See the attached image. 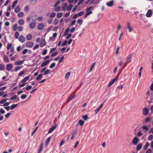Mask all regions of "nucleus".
I'll return each instance as SVG.
<instances>
[{
	"label": "nucleus",
	"instance_id": "obj_20",
	"mask_svg": "<svg viewBox=\"0 0 153 153\" xmlns=\"http://www.w3.org/2000/svg\"><path fill=\"white\" fill-rule=\"evenodd\" d=\"M152 120L151 117H147L145 119V122L146 123L149 122Z\"/></svg>",
	"mask_w": 153,
	"mask_h": 153
},
{
	"label": "nucleus",
	"instance_id": "obj_37",
	"mask_svg": "<svg viewBox=\"0 0 153 153\" xmlns=\"http://www.w3.org/2000/svg\"><path fill=\"white\" fill-rule=\"evenodd\" d=\"M63 15V13L62 12H60L58 13L57 14V17L58 18H60Z\"/></svg>",
	"mask_w": 153,
	"mask_h": 153
},
{
	"label": "nucleus",
	"instance_id": "obj_38",
	"mask_svg": "<svg viewBox=\"0 0 153 153\" xmlns=\"http://www.w3.org/2000/svg\"><path fill=\"white\" fill-rule=\"evenodd\" d=\"M19 35V33L18 32H16L15 33L14 37L16 39H18Z\"/></svg>",
	"mask_w": 153,
	"mask_h": 153
},
{
	"label": "nucleus",
	"instance_id": "obj_31",
	"mask_svg": "<svg viewBox=\"0 0 153 153\" xmlns=\"http://www.w3.org/2000/svg\"><path fill=\"white\" fill-rule=\"evenodd\" d=\"M69 30H70V29H69V28H67L65 30V32L64 33V35L65 36L67 35L68 34V33L69 32Z\"/></svg>",
	"mask_w": 153,
	"mask_h": 153
},
{
	"label": "nucleus",
	"instance_id": "obj_62",
	"mask_svg": "<svg viewBox=\"0 0 153 153\" xmlns=\"http://www.w3.org/2000/svg\"><path fill=\"white\" fill-rule=\"evenodd\" d=\"M76 22V20H73L71 23L70 24V26H73V25H74L75 24Z\"/></svg>",
	"mask_w": 153,
	"mask_h": 153
},
{
	"label": "nucleus",
	"instance_id": "obj_53",
	"mask_svg": "<svg viewBox=\"0 0 153 153\" xmlns=\"http://www.w3.org/2000/svg\"><path fill=\"white\" fill-rule=\"evenodd\" d=\"M55 63L54 62L52 63L50 66H49V68H54L55 66Z\"/></svg>",
	"mask_w": 153,
	"mask_h": 153
},
{
	"label": "nucleus",
	"instance_id": "obj_15",
	"mask_svg": "<svg viewBox=\"0 0 153 153\" xmlns=\"http://www.w3.org/2000/svg\"><path fill=\"white\" fill-rule=\"evenodd\" d=\"M30 78V76H27L25 77L21 81V82L22 83H25Z\"/></svg>",
	"mask_w": 153,
	"mask_h": 153
},
{
	"label": "nucleus",
	"instance_id": "obj_55",
	"mask_svg": "<svg viewBox=\"0 0 153 153\" xmlns=\"http://www.w3.org/2000/svg\"><path fill=\"white\" fill-rule=\"evenodd\" d=\"M19 32H21L23 30V27L21 26H19L17 28Z\"/></svg>",
	"mask_w": 153,
	"mask_h": 153
},
{
	"label": "nucleus",
	"instance_id": "obj_2",
	"mask_svg": "<svg viewBox=\"0 0 153 153\" xmlns=\"http://www.w3.org/2000/svg\"><path fill=\"white\" fill-rule=\"evenodd\" d=\"M57 126V125L56 124H55L54 126H52L48 130V133L50 134L52 132L56 129Z\"/></svg>",
	"mask_w": 153,
	"mask_h": 153
},
{
	"label": "nucleus",
	"instance_id": "obj_42",
	"mask_svg": "<svg viewBox=\"0 0 153 153\" xmlns=\"http://www.w3.org/2000/svg\"><path fill=\"white\" fill-rule=\"evenodd\" d=\"M59 22V20L57 19H55L54 20L53 24L55 25H57Z\"/></svg>",
	"mask_w": 153,
	"mask_h": 153
},
{
	"label": "nucleus",
	"instance_id": "obj_56",
	"mask_svg": "<svg viewBox=\"0 0 153 153\" xmlns=\"http://www.w3.org/2000/svg\"><path fill=\"white\" fill-rule=\"evenodd\" d=\"M84 14V12L82 11L79 12V13L77 14L78 15V16L79 17L83 15Z\"/></svg>",
	"mask_w": 153,
	"mask_h": 153
},
{
	"label": "nucleus",
	"instance_id": "obj_25",
	"mask_svg": "<svg viewBox=\"0 0 153 153\" xmlns=\"http://www.w3.org/2000/svg\"><path fill=\"white\" fill-rule=\"evenodd\" d=\"M115 81L114 79H112L108 83V87H110L115 82Z\"/></svg>",
	"mask_w": 153,
	"mask_h": 153
},
{
	"label": "nucleus",
	"instance_id": "obj_4",
	"mask_svg": "<svg viewBox=\"0 0 153 153\" xmlns=\"http://www.w3.org/2000/svg\"><path fill=\"white\" fill-rule=\"evenodd\" d=\"M139 141L137 137H134L132 140V143L135 145L137 144Z\"/></svg>",
	"mask_w": 153,
	"mask_h": 153
},
{
	"label": "nucleus",
	"instance_id": "obj_59",
	"mask_svg": "<svg viewBox=\"0 0 153 153\" xmlns=\"http://www.w3.org/2000/svg\"><path fill=\"white\" fill-rule=\"evenodd\" d=\"M50 70H49V69H48L46 71H45V72L44 73V75H45L46 74L50 73Z\"/></svg>",
	"mask_w": 153,
	"mask_h": 153
},
{
	"label": "nucleus",
	"instance_id": "obj_22",
	"mask_svg": "<svg viewBox=\"0 0 153 153\" xmlns=\"http://www.w3.org/2000/svg\"><path fill=\"white\" fill-rule=\"evenodd\" d=\"M20 10V8L19 5L17 6L15 8V13H18L19 12Z\"/></svg>",
	"mask_w": 153,
	"mask_h": 153
},
{
	"label": "nucleus",
	"instance_id": "obj_30",
	"mask_svg": "<svg viewBox=\"0 0 153 153\" xmlns=\"http://www.w3.org/2000/svg\"><path fill=\"white\" fill-rule=\"evenodd\" d=\"M73 7V5H72L70 4L66 8V10L68 11H70L71 9Z\"/></svg>",
	"mask_w": 153,
	"mask_h": 153
},
{
	"label": "nucleus",
	"instance_id": "obj_7",
	"mask_svg": "<svg viewBox=\"0 0 153 153\" xmlns=\"http://www.w3.org/2000/svg\"><path fill=\"white\" fill-rule=\"evenodd\" d=\"M44 27V25L43 23H39L38 25V28L39 30H41L43 29Z\"/></svg>",
	"mask_w": 153,
	"mask_h": 153
},
{
	"label": "nucleus",
	"instance_id": "obj_39",
	"mask_svg": "<svg viewBox=\"0 0 153 153\" xmlns=\"http://www.w3.org/2000/svg\"><path fill=\"white\" fill-rule=\"evenodd\" d=\"M17 104H13L10 107V109L12 110L13 109L16 108L17 106Z\"/></svg>",
	"mask_w": 153,
	"mask_h": 153
},
{
	"label": "nucleus",
	"instance_id": "obj_44",
	"mask_svg": "<svg viewBox=\"0 0 153 153\" xmlns=\"http://www.w3.org/2000/svg\"><path fill=\"white\" fill-rule=\"evenodd\" d=\"M56 15V14L55 13H51L50 16V18H53Z\"/></svg>",
	"mask_w": 153,
	"mask_h": 153
},
{
	"label": "nucleus",
	"instance_id": "obj_46",
	"mask_svg": "<svg viewBox=\"0 0 153 153\" xmlns=\"http://www.w3.org/2000/svg\"><path fill=\"white\" fill-rule=\"evenodd\" d=\"M82 118L85 120H87L88 118V116L87 115H83L82 117Z\"/></svg>",
	"mask_w": 153,
	"mask_h": 153
},
{
	"label": "nucleus",
	"instance_id": "obj_40",
	"mask_svg": "<svg viewBox=\"0 0 153 153\" xmlns=\"http://www.w3.org/2000/svg\"><path fill=\"white\" fill-rule=\"evenodd\" d=\"M24 15V13L22 12H20L18 14V16L19 17H22Z\"/></svg>",
	"mask_w": 153,
	"mask_h": 153
},
{
	"label": "nucleus",
	"instance_id": "obj_10",
	"mask_svg": "<svg viewBox=\"0 0 153 153\" xmlns=\"http://www.w3.org/2000/svg\"><path fill=\"white\" fill-rule=\"evenodd\" d=\"M36 25V23L34 22H31L29 24V27L31 29H33L35 27Z\"/></svg>",
	"mask_w": 153,
	"mask_h": 153
},
{
	"label": "nucleus",
	"instance_id": "obj_34",
	"mask_svg": "<svg viewBox=\"0 0 153 153\" xmlns=\"http://www.w3.org/2000/svg\"><path fill=\"white\" fill-rule=\"evenodd\" d=\"M70 75V72H68L67 73L65 76V79H68Z\"/></svg>",
	"mask_w": 153,
	"mask_h": 153
},
{
	"label": "nucleus",
	"instance_id": "obj_5",
	"mask_svg": "<svg viewBox=\"0 0 153 153\" xmlns=\"http://www.w3.org/2000/svg\"><path fill=\"white\" fill-rule=\"evenodd\" d=\"M152 14V11L151 10H149L147 11L146 16L147 17H151Z\"/></svg>",
	"mask_w": 153,
	"mask_h": 153
},
{
	"label": "nucleus",
	"instance_id": "obj_57",
	"mask_svg": "<svg viewBox=\"0 0 153 153\" xmlns=\"http://www.w3.org/2000/svg\"><path fill=\"white\" fill-rule=\"evenodd\" d=\"M58 54V52L57 51H56L54 53L51 54V56L52 57H54L56 56Z\"/></svg>",
	"mask_w": 153,
	"mask_h": 153
},
{
	"label": "nucleus",
	"instance_id": "obj_17",
	"mask_svg": "<svg viewBox=\"0 0 153 153\" xmlns=\"http://www.w3.org/2000/svg\"><path fill=\"white\" fill-rule=\"evenodd\" d=\"M4 61L6 63H8L9 62L8 58L6 55H4L3 57Z\"/></svg>",
	"mask_w": 153,
	"mask_h": 153
},
{
	"label": "nucleus",
	"instance_id": "obj_21",
	"mask_svg": "<svg viewBox=\"0 0 153 153\" xmlns=\"http://www.w3.org/2000/svg\"><path fill=\"white\" fill-rule=\"evenodd\" d=\"M113 1H111L110 2H107L106 3V5L108 7H111L113 6Z\"/></svg>",
	"mask_w": 153,
	"mask_h": 153
},
{
	"label": "nucleus",
	"instance_id": "obj_12",
	"mask_svg": "<svg viewBox=\"0 0 153 153\" xmlns=\"http://www.w3.org/2000/svg\"><path fill=\"white\" fill-rule=\"evenodd\" d=\"M19 40L20 42H24L25 41V38L23 36L20 35L19 37Z\"/></svg>",
	"mask_w": 153,
	"mask_h": 153
},
{
	"label": "nucleus",
	"instance_id": "obj_26",
	"mask_svg": "<svg viewBox=\"0 0 153 153\" xmlns=\"http://www.w3.org/2000/svg\"><path fill=\"white\" fill-rule=\"evenodd\" d=\"M4 65L3 64H0V71H4Z\"/></svg>",
	"mask_w": 153,
	"mask_h": 153
},
{
	"label": "nucleus",
	"instance_id": "obj_19",
	"mask_svg": "<svg viewBox=\"0 0 153 153\" xmlns=\"http://www.w3.org/2000/svg\"><path fill=\"white\" fill-rule=\"evenodd\" d=\"M142 143H140L136 147L137 150L138 151L140 150L142 148Z\"/></svg>",
	"mask_w": 153,
	"mask_h": 153
},
{
	"label": "nucleus",
	"instance_id": "obj_54",
	"mask_svg": "<svg viewBox=\"0 0 153 153\" xmlns=\"http://www.w3.org/2000/svg\"><path fill=\"white\" fill-rule=\"evenodd\" d=\"M29 9V7L28 6H26L24 7V10L25 12H27L28 11Z\"/></svg>",
	"mask_w": 153,
	"mask_h": 153
},
{
	"label": "nucleus",
	"instance_id": "obj_47",
	"mask_svg": "<svg viewBox=\"0 0 153 153\" xmlns=\"http://www.w3.org/2000/svg\"><path fill=\"white\" fill-rule=\"evenodd\" d=\"M77 22L81 25L82 24L83 20L82 19H79L77 21Z\"/></svg>",
	"mask_w": 153,
	"mask_h": 153
},
{
	"label": "nucleus",
	"instance_id": "obj_3",
	"mask_svg": "<svg viewBox=\"0 0 153 153\" xmlns=\"http://www.w3.org/2000/svg\"><path fill=\"white\" fill-rule=\"evenodd\" d=\"M13 68V66L12 64L10 63L6 65V68L7 71H10Z\"/></svg>",
	"mask_w": 153,
	"mask_h": 153
},
{
	"label": "nucleus",
	"instance_id": "obj_23",
	"mask_svg": "<svg viewBox=\"0 0 153 153\" xmlns=\"http://www.w3.org/2000/svg\"><path fill=\"white\" fill-rule=\"evenodd\" d=\"M51 138V137L50 136L47 138L45 142V144L46 145H47L49 143L50 141V139Z\"/></svg>",
	"mask_w": 153,
	"mask_h": 153
},
{
	"label": "nucleus",
	"instance_id": "obj_8",
	"mask_svg": "<svg viewBox=\"0 0 153 153\" xmlns=\"http://www.w3.org/2000/svg\"><path fill=\"white\" fill-rule=\"evenodd\" d=\"M50 62V60H48L45 61L43 62L41 65V67H43L46 66Z\"/></svg>",
	"mask_w": 153,
	"mask_h": 153
},
{
	"label": "nucleus",
	"instance_id": "obj_51",
	"mask_svg": "<svg viewBox=\"0 0 153 153\" xmlns=\"http://www.w3.org/2000/svg\"><path fill=\"white\" fill-rule=\"evenodd\" d=\"M153 139V135L150 134V135L148 138V140H151Z\"/></svg>",
	"mask_w": 153,
	"mask_h": 153
},
{
	"label": "nucleus",
	"instance_id": "obj_52",
	"mask_svg": "<svg viewBox=\"0 0 153 153\" xmlns=\"http://www.w3.org/2000/svg\"><path fill=\"white\" fill-rule=\"evenodd\" d=\"M27 97V95L26 94H23L21 96V98L22 100H24Z\"/></svg>",
	"mask_w": 153,
	"mask_h": 153
},
{
	"label": "nucleus",
	"instance_id": "obj_50",
	"mask_svg": "<svg viewBox=\"0 0 153 153\" xmlns=\"http://www.w3.org/2000/svg\"><path fill=\"white\" fill-rule=\"evenodd\" d=\"M142 128L143 130H146V131L144 132H147L148 130V127L146 126H144L142 127Z\"/></svg>",
	"mask_w": 153,
	"mask_h": 153
},
{
	"label": "nucleus",
	"instance_id": "obj_58",
	"mask_svg": "<svg viewBox=\"0 0 153 153\" xmlns=\"http://www.w3.org/2000/svg\"><path fill=\"white\" fill-rule=\"evenodd\" d=\"M78 6L77 5L75 6L74 7L73 9H72V12H75L76 9L77 8Z\"/></svg>",
	"mask_w": 153,
	"mask_h": 153
},
{
	"label": "nucleus",
	"instance_id": "obj_48",
	"mask_svg": "<svg viewBox=\"0 0 153 153\" xmlns=\"http://www.w3.org/2000/svg\"><path fill=\"white\" fill-rule=\"evenodd\" d=\"M12 46V44L11 43H8L7 45V49L8 50H9L11 48Z\"/></svg>",
	"mask_w": 153,
	"mask_h": 153
},
{
	"label": "nucleus",
	"instance_id": "obj_9",
	"mask_svg": "<svg viewBox=\"0 0 153 153\" xmlns=\"http://www.w3.org/2000/svg\"><path fill=\"white\" fill-rule=\"evenodd\" d=\"M33 43L32 42H29L26 43V46L27 47L31 48L33 47Z\"/></svg>",
	"mask_w": 153,
	"mask_h": 153
},
{
	"label": "nucleus",
	"instance_id": "obj_18",
	"mask_svg": "<svg viewBox=\"0 0 153 153\" xmlns=\"http://www.w3.org/2000/svg\"><path fill=\"white\" fill-rule=\"evenodd\" d=\"M75 97V95H73L72 94H71L70 96L68 97L67 101L68 102H69L71 101L73 98H74Z\"/></svg>",
	"mask_w": 153,
	"mask_h": 153
},
{
	"label": "nucleus",
	"instance_id": "obj_32",
	"mask_svg": "<svg viewBox=\"0 0 153 153\" xmlns=\"http://www.w3.org/2000/svg\"><path fill=\"white\" fill-rule=\"evenodd\" d=\"M42 77V74H39L37 77L36 78V80H39L41 79Z\"/></svg>",
	"mask_w": 153,
	"mask_h": 153
},
{
	"label": "nucleus",
	"instance_id": "obj_24",
	"mask_svg": "<svg viewBox=\"0 0 153 153\" xmlns=\"http://www.w3.org/2000/svg\"><path fill=\"white\" fill-rule=\"evenodd\" d=\"M18 22L20 25H23L24 23V21L23 19H20L18 20Z\"/></svg>",
	"mask_w": 153,
	"mask_h": 153
},
{
	"label": "nucleus",
	"instance_id": "obj_45",
	"mask_svg": "<svg viewBox=\"0 0 153 153\" xmlns=\"http://www.w3.org/2000/svg\"><path fill=\"white\" fill-rule=\"evenodd\" d=\"M25 73V71H22L20 72L18 74V76H22Z\"/></svg>",
	"mask_w": 153,
	"mask_h": 153
},
{
	"label": "nucleus",
	"instance_id": "obj_64",
	"mask_svg": "<svg viewBox=\"0 0 153 153\" xmlns=\"http://www.w3.org/2000/svg\"><path fill=\"white\" fill-rule=\"evenodd\" d=\"M5 112V111L2 108L0 109V113L1 114H4Z\"/></svg>",
	"mask_w": 153,
	"mask_h": 153
},
{
	"label": "nucleus",
	"instance_id": "obj_14",
	"mask_svg": "<svg viewBox=\"0 0 153 153\" xmlns=\"http://www.w3.org/2000/svg\"><path fill=\"white\" fill-rule=\"evenodd\" d=\"M149 112V110L148 109L146 108H144L143 110V114L144 115H146Z\"/></svg>",
	"mask_w": 153,
	"mask_h": 153
},
{
	"label": "nucleus",
	"instance_id": "obj_29",
	"mask_svg": "<svg viewBox=\"0 0 153 153\" xmlns=\"http://www.w3.org/2000/svg\"><path fill=\"white\" fill-rule=\"evenodd\" d=\"M67 7V4L66 3H65L62 7L63 10L65 11Z\"/></svg>",
	"mask_w": 153,
	"mask_h": 153
},
{
	"label": "nucleus",
	"instance_id": "obj_16",
	"mask_svg": "<svg viewBox=\"0 0 153 153\" xmlns=\"http://www.w3.org/2000/svg\"><path fill=\"white\" fill-rule=\"evenodd\" d=\"M127 28L129 30V32H131L132 31L133 28L130 25V24L129 22L127 23Z\"/></svg>",
	"mask_w": 153,
	"mask_h": 153
},
{
	"label": "nucleus",
	"instance_id": "obj_43",
	"mask_svg": "<svg viewBox=\"0 0 153 153\" xmlns=\"http://www.w3.org/2000/svg\"><path fill=\"white\" fill-rule=\"evenodd\" d=\"M92 13V12L91 11L86 13L85 15V18L87 17L88 15L91 14Z\"/></svg>",
	"mask_w": 153,
	"mask_h": 153
},
{
	"label": "nucleus",
	"instance_id": "obj_13",
	"mask_svg": "<svg viewBox=\"0 0 153 153\" xmlns=\"http://www.w3.org/2000/svg\"><path fill=\"white\" fill-rule=\"evenodd\" d=\"M77 133L76 131V130H74L71 133L72 136L71 137V139L73 140L74 138V137H75L76 134Z\"/></svg>",
	"mask_w": 153,
	"mask_h": 153
},
{
	"label": "nucleus",
	"instance_id": "obj_61",
	"mask_svg": "<svg viewBox=\"0 0 153 153\" xmlns=\"http://www.w3.org/2000/svg\"><path fill=\"white\" fill-rule=\"evenodd\" d=\"M60 3V1L59 0L57 1L55 3V5L54 6V7H56L58 4H59Z\"/></svg>",
	"mask_w": 153,
	"mask_h": 153
},
{
	"label": "nucleus",
	"instance_id": "obj_33",
	"mask_svg": "<svg viewBox=\"0 0 153 153\" xmlns=\"http://www.w3.org/2000/svg\"><path fill=\"white\" fill-rule=\"evenodd\" d=\"M17 28L18 27L17 24H15L13 26V30L14 31H16L17 30Z\"/></svg>",
	"mask_w": 153,
	"mask_h": 153
},
{
	"label": "nucleus",
	"instance_id": "obj_1",
	"mask_svg": "<svg viewBox=\"0 0 153 153\" xmlns=\"http://www.w3.org/2000/svg\"><path fill=\"white\" fill-rule=\"evenodd\" d=\"M132 56V54H131L128 55L126 58V62L125 63V64H128L131 61V58Z\"/></svg>",
	"mask_w": 153,
	"mask_h": 153
},
{
	"label": "nucleus",
	"instance_id": "obj_27",
	"mask_svg": "<svg viewBox=\"0 0 153 153\" xmlns=\"http://www.w3.org/2000/svg\"><path fill=\"white\" fill-rule=\"evenodd\" d=\"M32 38V36L31 34H28L27 36H26L27 39L30 40H31Z\"/></svg>",
	"mask_w": 153,
	"mask_h": 153
},
{
	"label": "nucleus",
	"instance_id": "obj_41",
	"mask_svg": "<svg viewBox=\"0 0 153 153\" xmlns=\"http://www.w3.org/2000/svg\"><path fill=\"white\" fill-rule=\"evenodd\" d=\"M45 45V41H42L40 42V46L42 48Z\"/></svg>",
	"mask_w": 153,
	"mask_h": 153
},
{
	"label": "nucleus",
	"instance_id": "obj_60",
	"mask_svg": "<svg viewBox=\"0 0 153 153\" xmlns=\"http://www.w3.org/2000/svg\"><path fill=\"white\" fill-rule=\"evenodd\" d=\"M56 49V48H54L51 49L50 51V53H52Z\"/></svg>",
	"mask_w": 153,
	"mask_h": 153
},
{
	"label": "nucleus",
	"instance_id": "obj_35",
	"mask_svg": "<svg viewBox=\"0 0 153 153\" xmlns=\"http://www.w3.org/2000/svg\"><path fill=\"white\" fill-rule=\"evenodd\" d=\"M78 123L80 126H82L84 125V122L83 120H80L79 121Z\"/></svg>",
	"mask_w": 153,
	"mask_h": 153
},
{
	"label": "nucleus",
	"instance_id": "obj_6",
	"mask_svg": "<svg viewBox=\"0 0 153 153\" xmlns=\"http://www.w3.org/2000/svg\"><path fill=\"white\" fill-rule=\"evenodd\" d=\"M103 106V103L100 104L98 107L96 109H95L94 111L96 114H97L98 113V112L100 110L101 108Z\"/></svg>",
	"mask_w": 153,
	"mask_h": 153
},
{
	"label": "nucleus",
	"instance_id": "obj_11",
	"mask_svg": "<svg viewBox=\"0 0 153 153\" xmlns=\"http://www.w3.org/2000/svg\"><path fill=\"white\" fill-rule=\"evenodd\" d=\"M24 61V60H18L15 62L14 64L16 65H20L23 63Z\"/></svg>",
	"mask_w": 153,
	"mask_h": 153
},
{
	"label": "nucleus",
	"instance_id": "obj_36",
	"mask_svg": "<svg viewBox=\"0 0 153 153\" xmlns=\"http://www.w3.org/2000/svg\"><path fill=\"white\" fill-rule=\"evenodd\" d=\"M17 97V96L16 95L13 96L11 97V98L10 99V100H14L16 99Z\"/></svg>",
	"mask_w": 153,
	"mask_h": 153
},
{
	"label": "nucleus",
	"instance_id": "obj_28",
	"mask_svg": "<svg viewBox=\"0 0 153 153\" xmlns=\"http://www.w3.org/2000/svg\"><path fill=\"white\" fill-rule=\"evenodd\" d=\"M149 143L148 142H147L146 143V144L143 147V149L144 150H146L149 146Z\"/></svg>",
	"mask_w": 153,
	"mask_h": 153
},
{
	"label": "nucleus",
	"instance_id": "obj_63",
	"mask_svg": "<svg viewBox=\"0 0 153 153\" xmlns=\"http://www.w3.org/2000/svg\"><path fill=\"white\" fill-rule=\"evenodd\" d=\"M32 88V87L31 85H29L28 86H27L26 88V90L28 91L30 90L31 88Z\"/></svg>",
	"mask_w": 153,
	"mask_h": 153
},
{
	"label": "nucleus",
	"instance_id": "obj_49",
	"mask_svg": "<svg viewBox=\"0 0 153 153\" xmlns=\"http://www.w3.org/2000/svg\"><path fill=\"white\" fill-rule=\"evenodd\" d=\"M60 7L58 6L55 8L54 10L56 12H59L60 11Z\"/></svg>",
	"mask_w": 153,
	"mask_h": 153
}]
</instances>
